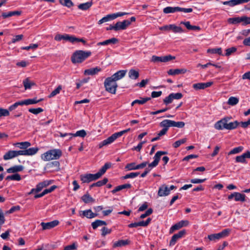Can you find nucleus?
Instances as JSON below:
<instances>
[{"instance_id": "f257e3e1", "label": "nucleus", "mask_w": 250, "mask_h": 250, "mask_svg": "<svg viewBox=\"0 0 250 250\" xmlns=\"http://www.w3.org/2000/svg\"><path fill=\"white\" fill-rule=\"evenodd\" d=\"M55 40L57 41H61L63 40L64 41H68L71 43H75L79 42H82L83 45L86 46H100V45H114L118 42L119 40L115 38H112L111 39L105 40L102 42H99L96 43L93 42L92 43H87L83 39L78 38L74 36L70 35L68 34H57L55 37Z\"/></svg>"}, {"instance_id": "f03ea898", "label": "nucleus", "mask_w": 250, "mask_h": 250, "mask_svg": "<svg viewBox=\"0 0 250 250\" xmlns=\"http://www.w3.org/2000/svg\"><path fill=\"white\" fill-rule=\"evenodd\" d=\"M127 70H119L112 75L111 77L105 79L104 86L105 90L111 94H115L118 87L117 81L123 78L125 75Z\"/></svg>"}, {"instance_id": "7ed1b4c3", "label": "nucleus", "mask_w": 250, "mask_h": 250, "mask_svg": "<svg viewBox=\"0 0 250 250\" xmlns=\"http://www.w3.org/2000/svg\"><path fill=\"white\" fill-rule=\"evenodd\" d=\"M91 54L90 51H76L71 56V61L73 63H81L89 57Z\"/></svg>"}, {"instance_id": "20e7f679", "label": "nucleus", "mask_w": 250, "mask_h": 250, "mask_svg": "<svg viewBox=\"0 0 250 250\" xmlns=\"http://www.w3.org/2000/svg\"><path fill=\"white\" fill-rule=\"evenodd\" d=\"M62 155V151L59 149L49 150L42 154L41 158L44 161L56 160L60 158Z\"/></svg>"}, {"instance_id": "39448f33", "label": "nucleus", "mask_w": 250, "mask_h": 250, "mask_svg": "<svg viewBox=\"0 0 250 250\" xmlns=\"http://www.w3.org/2000/svg\"><path fill=\"white\" fill-rule=\"evenodd\" d=\"M167 151H157L153 157L154 161L148 164V167L146 168L145 171L148 174L153 167H156L158 165L161 156L163 155L167 154Z\"/></svg>"}, {"instance_id": "423d86ee", "label": "nucleus", "mask_w": 250, "mask_h": 250, "mask_svg": "<svg viewBox=\"0 0 250 250\" xmlns=\"http://www.w3.org/2000/svg\"><path fill=\"white\" fill-rule=\"evenodd\" d=\"M193 11L192 8H185L180 7L167 6L163 9V12L165 14L174 13L176 12H183L185 13H190Z\"/></svg>"}, {"instance_id": "0eeeda50", "label": "nucleus", "mask_w": 250, "mask_h": 250, "mask_svg": "<svg viewBox=\"0 0 250 250\" xmlns=\"http://www.w3.org/2000/svg\"><path fill=\"white\" fill-rule=\"evenodd\" d=\"M230 232V229H225L218 233L208 235V238L210 241H215L228 236Z\"/></svg>"}, {"instance_id": "6e6552de", "label": "nucleus", "mask_w": 250, "mask_h": 250, "mask_svg": "<svg viewBox=\"0 0 250 250\" xmlns=\"http://www.w3.org/2000/svg\"><path fill=\"white\" fill-rule=\"evenodd\" d=\"M175 59V56L170 55L160 57L153 55L151 57V61L153 62H166Z\"/></svg>"}, {"instance_id": "1a4fd4ad", "label": "nucleus", "mask_w": 250, "mask_h": 250, "mask_svg": "<svg viewBox=\"0 0 250 250\" xmlns=\"http://www.w3.org/2000/svg\"><path fill=\"white\" fill-rule=\"evenodd\" d=\"M159 29L162 31L171 30L173 32L175 33H182L184 32V30L181 27L176 26L175 24L166 25L160 27L159 28Z\"/></svg>"}, {"instance_id": "9d476101", "label": "nucleus", "mask_w": 250, "mask_h": 250, "mask_svg": "<svg viewBox=\"0 0 250 250\" xmlns=\"http://www.w3.org/2000/svg\"><path fill=\"white\" fill-rule=\"evenodd\" d=\"M230 119V118L227 117L217 122L214 125V127L217 130H223L226 129L227 123Z\"/></svg>"}, {"instance_id": "9b49d317", "label": "nucleus", "mask_w": 250, "mask_h": 250, "mask_svg": "<svg viewBox=\"0 0 250 250\" xmlns=\"http://www.w3.org/2000/svg\"><path fill=\"white\" fill-rule=\"evenodd\" d=\"M81 180L83 183H89L92 181H95L98 179L99 177L97 174H86L81 175L80 176Z\"/></svg>"}, {"instance_id": "f8f14e48", "label": "nucleus", "mask_w": 250, "mask_h": 250, "mask_svg": "<svg viewBox=\"0 0 250 250\" xmlns=\"http://www.w3.org/2000/svg\"><path fill=\"white\" fill-rule=\"evenodd\" d=\"M228 21L229 23L232 24H237L242 22V25H246V16L229 18L228 20Z\"/></svg>"}, {"instance_id": "ddd939ff", "label": "nucleus", "mask_w": 250, "mask_h": 250, "mask_svg": "<svg viewBox=\"0 0 250 250\" xmlns=\"http://www.w3.org/2000/svg\"><path fill=\"white\" fill-rule=\"evenodd\" d=\"M59 224V221L55 220L47 223L42 222L41 225L42 226L43 230H46L52 229L58 225Z\"/></svg>"}, {"instance_id": "4468645a", "label": "nucleus", "mask_w": 250, "mask_h": 250, "mask_svg": "<svg viewBox=\"0 0 250 250\" xmlns=\"http://www.w3.org/2000/svg\"><path fill=\"white\" fill-rule=\"evenodd\" d=\"M250 0H230L229 1H223L224 5H228L230 7H233L237 5L248 2Z\"/></svg>"}, {"instance_id": "2eb2a0df", "label": "nucleus", "mask_w": 250, "mask_h": 250, "mask_svg": "<svg viewBox=\"0 0 250 250\" xmlns=\"http://www.w3.org/2000/svg\"><path fill=\"white\" fill-rule=\"evenodd\" d=\"M79 215L82 217H85L87 218L91 219L98 216L97 213H93L91 209H87L79 212Z\"/></svg>"}, {"instance_id": "dca6fc26", "label": "nucleus", "mask_w": 250, "mask_h": 250, "mask_svg": "<svg viewBox=\"0 0 250 250\" xmlns=\"http://www.w3.org/2000/svg\"><path fill=\"white\" fill-rule=\"evenodd\" d=\"M186 233V231L184 230H181L178 233L174 234L170 241V246H173L175 244L176 241L180 238H182Z\"/></svg>"}, {"instance_id": "f3484780", "label": "nucleus", "mask_w": 250, "mask_h": 250, "mask_svg": "<svg viewBox=\"0 0 250 250\" xmlns=\"http://www.w3.org/2000/svg\"><path fill=\"white\" fill-rule=\"evenodd\" d=\"M116 31L124 30L130 24V21L128 20H125L123 21H118L116 24Z\"/></svg>"}, {"instance_id": "a211bd4d", "label": "nucleus", "mask_w": 250, "mask_h": 250, "mask_svg": "<svg viewBox=\"0 0 250 250\" xmlns=\"http://www.w3.org/2000/svg\"><path fill=\"white\" fill-rule=\"evenodd\" d=\"M189 224V222L187 220H182L171 227L170 231H173L179 229L183 227L187 226Z\"/></svg>"}, {"instance_id": "6ab92c4d", "label": "nucleus", "mask_w": 250, "mask_h": 250, "mask_svg": "<svg viewBox=\"0 0 250 250\" xmlns=\"http://www.w3.org/2000/svg\"><path fill=\"white\" fill-rule=\"evenodd\" d=\"M170 191L168 187L165 184L162 185L159 188L158 195L159 196H166L169 195Z\"/></svg>"}, {"instance_id": "aec40b11", "label": "nucleus", "mask_w": 250, "mask_h": 250, "mask_svg": "<svg viewBox=\"0 0 250 250\" xmlns=\"http://www.w3.org/2000/svg\"><path fill=\"white\" fill-rule=\"evenodd\" d=\"M21 14V11H9L7 12H2L0 18H2L3 19H5L14 16H20Z\"/></svg>"}, {"instance_id": "412c9836", "label": "nucleus", "mask_w": 250, "mask_h": 250, "mask_svg": "<svg viewBox=\"0 0 250 250\" xmlns=\"http://www.w3.org/2000/svg\"><path fill=\"white\" fill-rule=\"evenodd\" d=\"M213 83L211 82L205 83H197L193 84V87L196 90L204 89L207 87L210 86Z\"/></svg>"}, {"instance_id": "4be33fe9", "label": "nucleus", "mask_w": 250, "mask_h": 250, "mask_svg": "<svg viewBox=\"0 0 250 250\" xmlns=\"http://www.w3.org/2000/svg\"><path fill=\"white\" fill-rule=\"evenodd\" d=\"M246 158H250V151H247L242 155L237 156L235 158V161L238 163H246Z\"/></svg>"}, {"instance_id": "5701e85b", "label": "nucleus", "mask_w": 250, "mask_h": 250, "mask_svg": "<svg viewBox=\"0 0 250 250\" xmlns=\"http://www.w3.org/2000/svg\"><path fill=\"white\" fill-rule=\"evenodd\" d=\"M187 72V70L184 68L175 69H171L167 71V73L169 75H176L180 74H184Z\"/></svg>"}, {"instance_id": "b1692460", "label": "nucleus", "mask_w": 250, "mask_h": 250, "mask_svg": "<svg viewBox=\"0 0 250 250\" xmlns=\"http://www.w3.org/2000/svg\"><path fill=\"white\" fill-rule=\"evenodd\" d=\"M23 169V167L21 165H16L8 168L6 171L8 173H16L21 171Z\"/></svg>"}, {"instance_id": "393cba45", "label": "nucleus", "mask_w": 250, "mask_h": 250, "mask_svg": "<svg viewBox=\"0 0 250 250\" xmlns=\"http://www.w3.org/2000/svg\"><path fill=\"white\" fill-rule=\"evenodd\" d=\"M101 71V68L99 67L91 68L84 70V74L88 75H94Z\"/></svg>"}, {"instance_id": "a878e982", "label": "nucleus", "mask_w": 250, "mask_h": 250, "mask_svg": "<svg viewBox=\"0 0 250 250\" xmlns=\"http://www.w3.org/2000/svg\"><path fill=\"white\" fill-rule=\"evenodd\" d=\"M23 84L25 90L30 89L32 86L35 85V83L33 81H30L29 78H26L23 81Z\"/></svg>"}, {"instance_id": "bb28decb", "label": "nucleus", "mask_w": 250, "mask_h": 250, "mask_svg": "<svg viewBox=\"0 0 250 250\" xmlns=\"http://www.w3.org/2000/svg\"><path fill=\"white\" fill-rule=\"evenodd\" d=\"M111 167L110 163H105L104 166L100 169V170L96 173L98 176L100 178L106 171L107 169L110 168Z\"/></svg>"}, {"instance_id": "cd10ccee", "label": "nucleus", "mask_w": 250, "mask_h": 250, "mask_svg": "<svg viewBox=\"0 0 250 250\" xmlns=\"http://www.w3.org/2000/svg\"><path fill=\"white\" fill-rule=\"evenodd\" d=\"M130 241L129 240H120L113 244V247H121L129 244Z\"/></svg>"}, {"instance_id": "c85d7f7f", "label": "nucleus", "mask_w": 250, "mask_h": 250, "mask_svg": "<svg viewBox=\"0 0 250 250\" xmlns=\"http://www.w3.org/2000/svg\"><path fill=\"white\" fill-rule=\"evenodd\" d=\"M114 141L112 135L108 137L106 139L104 140L99 144V148H102L103 146L111 144Z\"/></svg>"}, {"instance_id": "c756f323", "label": "nucleus", "mask_w": 250, "mask_h": 250, "mask_svg": "<svg viewBox=\"0 0 250 250\" xmlns=\"http://www.w3.org/2000/svg\"><path fill=\"white\" fill-rule=\"evenodd\" d=\"M43 100V99H40V100H37L36 98L34 99H28L24 100H22L23 105H29L36 104L38 103H39Z\"/></svg>"}, {"instance_id": "7c9ffc66", "label": "nucleus", "mask_w": 250, "mask_h": 250, "mask_svg": "<svg viewBox=\"0 0 250 250\" xmlns=\"http://www.w3.org/2000/svg\"><path fill=\"white\" fill-rule=\"evenodd\" d=\"M17 157L16 150H9L3 156L5 160H8Z\"/></svg>"}, {"instance_id": "2f4dec72", "label": "nucleus", "mask_w": 250, "mask_h": 250, "mask_svg": "<svg viewBox=\"0 0 250 250\" xmlns=\"http://www.w3.org/2000/svg\"><path fill=\"white\" fill-rule=\"evenodd\" d=\"M160 125L161 127L167 128L168 130L169 127H172V120H164L160 123Z\"/></svg>"}, {"instance_id": "473e14b6", "label": "nucleus", "mask_w": 250, "mask_h": 250, "mask_svg": "<svg viewBox=\"0 0 250 250\" xmlns=\"http://www.w3.org/2000/svg\"><path fill=\"white\" fill-rule=\"evenodd\" d=\"M106 223L104 221H102L100 220H96L95 221L93 222L91 224V226L92 228L94 229H96L98 227L102 226H105L106 225Z\"/></svg>"}, {"instance_id": "72a5a7b5", "label": "nucleus", "mask_w": 250, "mask_h": 250, "mask_svg": "<svg viewBox=\"0 0 250 250\" xmlns=\"http://www.w3.org/2000/svg\"><path fill=\"white\" fill-rule=\"evenodd\" d=\"M139 76V73L138 70L133 69L129 70L128 72V77L131 79H137Z\"/></svg>"}, {"instance_id": "f704fd0d", "label": "nucleus", "mask_w": 250, "mask_h": 250, "mask_svg": "<svg viewBox=\"0 0 250 250\" xmlns=\"http://www.w3.org/2000/svg\"><path fill=\"white\" fill-rule=\"evenodd\" d=\"M81 199L85 204L93 203L95 202V199H93L89 194H85L83 195Z\"/></svg>"}, {"instance_id": "c9c22d12", "label": "nucleus", "mask_w": 250, "mask_h": 250, "mask_svg": "<svg viewBox=\"0 0 250 250\" xmlns=\"http://www.w3.org/2000/svg\"><path fill=\"white\" fill-rule=\"evenodd\" d=\"M240 123L237 121H235L233 122L227 123L226 129L232 130L235 129L239 125Z\"/></svg>"}, {"instance_id": "e433bc0d", "label": "nucleus", "mask_w": 250, "mask_h": 250, "mask_svg": "<svg viewBox=\"0 0 250 250\" xmlns=\"http://www.w3.org/2000/svg\"><path fill=\"white\" fill-rule=\"evenodd\" d=\"M131 188V185L130 184H125L116 187L112 191V193H114L119 191L123 189L130 188Z\"/></svg>"}, {"instance_id": "4c0bfd02", "label": "nucleus", "mask_w": 250, "mask_h": 250, "mask_svg": "<svg viewBox=\"0 0 250 250\" xmlns=\"http://www.w3.org/2000/svg\"><path fill=\"white\" fill-rule=\"evenodd\" d=\"M150 99L151 98L150 97L141 98V99L139 100H135L134 101H133L132 103H131V105L133 106L135 104H143L146 103V102L149 101Z\"/></svg>"}, {"instance_id": "58836bf2", "label": "nucleus", "mask_w": 250, "mask_h": 250, "mask_svg": "<svg viewBox=\"0 0 250 250\" xmlns=\"http://www.w3.org/2000/svg\"><path fill=\"white\" fill-rule=\"evenodd\" d=\"M127 14H128V13L126 12H118L117 13L109 14L107 15V16L108 17H109V20L110 21L112 20H114L117 18V17L123 16L124 15Z\"/></svg>"}, {"instance_id": "ea45409f", "label": "nucleus", "mask_w": 250, "mask_h": 250, "mask_svg": "<svg viewBox=\"0 0 250 250\" xmlns=\"http://www.w3.org/2000/svg\"><path fill=\"white\" fill-rule=\"evenodd\" d=\"M235 196L234 200L235 201H241L244 202L246 201V195L245 194L237 192H235Z\"/></svg>"}, {"instance_id": "a19ab883", "label": "nucleus", "mask_w": 250, "mask_h": 250, "mask_svg": "<svg viewBox=\"0 0 250 250\" xmlns=\"http://www.w3.org/2000/svg\"><path fill=\"white\" fill-rule=\"evenodd\" d=\"M207 53L209 54H217L220 55H223L222 54V51L221 50V48H209L208 49Z\"/></svg>"}, {"instance_id": "79ce46f5", "label": "nucleus", "mask_w": 250, "mask_h": 250, "mask_svg": "<svg viewBox=\"0 0 250 250\" xmlns=\"http://www.w3.org/2000/svg\"><path fill=\"white\" fill-rule=\"evenodd\" d=\"M5 179L6 180H15L19 181L21 180V177L19 174L15 173L12 175L7 176Z\"/></svg>"}, {"instance_id": "37998d69", "label": "nucleus", "mask_w": 250, "mask_h": 250, "mask_svg": "<svg viewBox=\"0 0 250 250\" xmlns=\"http://www.w3.org/2000/svg\"><path fill=\"white\" fill-rule=\"evenodd\" d=\"M92 5V2H87L84 3L80 4L78 5V8L80 9L83 10H86L88 9L89 8H90Z\"/></svg>"}, {"instance_id": "c03bdc74", "label": "nucleus", "mask_w": 250, "mask_h": 250, "mask_svg": "<svg viewBox=\"0 0 250 250\" xmlns=\"http://www.w3.org/2000/svg\"><path fill=\"white\" fill-rule=\"evenodd\" d=\"M31 144L28 142H24L21 143H18L16 144V146L20 147L21 149H26Z\"/></svg>"}, {"instance_id": "a18cd8bd", "label": "nucleus", "mask_w": 250, "mask_h": 250, "mask_svg": "<svg viewBox=\"0 0 250 250\" xmlns=\"http://www.w3.org/2000/svg\"><path fill=\"white\" fill-rule=\"evenodd\" d=\"M23 103L22 101H20L18 102H16L12 105H10L8 108L9 112L12 111L14 110H15L18 106L19 105H23Z\"/></svg>"}, {"instance_id": "49530a36", "label": "nucleus", "mask_w": 250, "mask_h": 250, "mask_svg": "<svg viewBox=\"0 0 250 250\" xmlns=\"http://www.w3.org/2000/svg\"><path fill=\"white\" fill-rule=\"evenodd\" d=\"M86 133L85 131L83 129H82L81 130L77 131L76 132V133H74V134L72 133V138L73 137H77V136H79V137L83 138L86 136Z\"/></svg>"}, {"instance_id": "de8ad7c7", "label": "nucleus", "mask_w": 250, "mask_h": 250, "mask_svg": "<svg viewBox=\"0 0 250 250\" xmlns=\"http://www.w3.org/2000/svg\"><path fill=\"white\" fill-rule=\"evenodd\" d=\"M239 102V99L234 97H231L229 99L228 104L230 105H235Z\"/></svg>"}, {"instance_id": "09e8293b", "label": "nucleus", "mask_w": 250, "mask_h": 250, "mask_svg": "<svg viewBox=\"0 0 250 250\" xmlns=\"http://www.w3.org/2000/svg\"><path fill=\"white\" fill-rule=\"evenodd\" d=\"M39 149L37 147H31L27 149H26V155H33L35 154L38 151Z\"/></svg>"}, {"instance_id": "8fccbe9b", "label": "nucleus", "mask_w": 250, "mask_h": 250, "mask_svg": "<svg viewBox=\"0 0 250 250\" xmlns=\"http://www.w3.org/2000/svg\"><path fill=\"white\" fill-rule=\"evenodd\" d=\"M243 147L242 146L235 147L229 152L228 155H229L238 153L239 152H241L243 150Z\"/></svg>"}, {"instance_id": "3c124183", "label": "nucleus", "mask_w": 250, "mask_h": 250, "mask_svg": "<svg viewBox=\"0 0 250 250\" xmlns=\"http://www.w3.org/2000/svg\"><path fill=\"white\" fill-rule=\"evenodd\" d=\"M140 174V172H131L129 174H126L125 176L122 177L123 179H126L128 178H134L138 176Z\"/></svg>"}, {"instance_id": "603ef678", "label": "nucleus", "mask_w": 250, "mask_h": 250, "mask_svg": "<svg viewBox=\"0 0 250 250\" xmlns=\"http://www.w3.org/2000/svg\"><path fill=\"white\" fill-rule=\"evenodd\" d=\"M62 89V87L61 85H59L57 88H56L54 90H53L48 96L49 98H52L57 95L58 94L60 93L61 90Z\"/></svg>"}, {"instance_id": "864d4df0", "label": "nucleus", "mask_w": 250, "mask_h": 250, "mask_svg": "<svg viewBox=\"0 0 250 250\" xmlns=\"http://www.w3.org/2000/svg\"><path fill=\"white\" fill-rule=\"evenodd\" d=\"M60 2L62 5L66 6L68 8L73 6V3L71 0H59Z\"/></svg>"}, {"instance_id": "5fc2aeb1", "label": "nucleus", "mask_w": 250, "mask_h": 250, "mask_svg": "<svg viewBox=\"0 0 250 250\" xmlns=\"http://www.w3.org/2000/svg\"><path fill=\"white\" fill-rule=\"evenodd\" d=\"M57 188V186H51L50 188H48V189H44L42 192V196H44L45 195L48 194V193H49L51 192H52L53 191H54L56 188Z\"/></svg>"}, {"instance_id": "6e6d98bb", "label": "nucleus", "mask_w": 250, "mask_h": 250, "mask_svg": "<svg viewBox=\"0 0 250 250\" xmlns=\"http://www.w3.org/2000/svg\"><path fill=\"white\" fill-rule=\"evenodd\" d=\"M29 112L32 113L35 115H37L40 113L42 112L43 111V109L41 107H38L37 108H30L28 110Z\"/></svg>"}, {"instance_id": "4d7b16f0", "label": "nucleus", "mask_w": 250, "mask_h": 250, "mask_svg": "<svg viewBox=\"0 0 250 250\" xmlns=\"http://www.w3.org/2000/svg\"><path fill=\"white\" fill-rule=\"evenodd\" d=\"M187 141L186 138H184L176 141L173 144V146L174 148L178 147L181 145L184 144Z\"/></svg>"}, {"instance_id": "13d9d810", "label": "nucleus", "mask_w": 250, "mask_h": 250, "mask_svg": "<svg viewBox=\"0 0 250 250\" xmlns=\"http://www.w3.org/2000/svg\"><path fill=\"white\" fill-rule=\"evenodd\" d=\"M185 123L184 122H175L172 121V127H176L178 128H183L185 126Z\"/></svg>"}, {"instance_id": "bf43d9fd", "label": "nucleus", "mask_w": 250, "mask_h": 250, "mask_svg": "<svg viewBox=\"0 0 250 250\" xmlns=\"http://www.w3.org/2000/svg\"><path fill=\"white\" fill-rule=\"evenodd\" d=\"M9 115L10 112H9L8 110L2 108H0V118L1 117L8 116Z\"/></svg>"}, {"instance_id": "052dcab7", "label": "nucleus", "mask_w": 250, "mask_h": 250, "mask_svg": "<svg viewBox=\"0 0 250 250\" xmlns=\"http://www.w3.org/2000/svg\"><path fill=\"white\" fill-rule=\"evenodd\" d=\"M126 131L125 130H122L121 131L115 133L112 135V136L115 141L116 139H117L118 138L121 137L125 133Z\"/></svg>"}, {"instance_id": "680f3d73", "label": "nucleus", "mask_w": 250, "mask_h": 250, "mask_svg": "<svg viewBox=\"0 0 250 250\" xmlns=\"http://www.w3.org/2000/svg\"><path fill=\"white\" fill-rule=\"evenodd\" d=\"M139 226L144 227L143 221H140L139 222H135L133 223H131L128 225V227L130 228H136Z\"/></svg>"}, {"instance_id": "e2e57ef3", "label": "nucleus", "mask_w": 250, "mask_h": 250, "mask_svg": "<svg viewBox=\"0 0 250 250\" xmlns=\"http://www.w3.org/2000/svg\"><path fill=\"white\" fill-rule=\"evenodd\" d=\"M135 166H136L135 163H131L127 164L125 166V168L127 169L128 170H135Z\"/></svg>"}, {"instance_id": "0e129e2a", "label": "nucleus", "mask_w": 250, "mask_h": 250, "mask_svg": "<svg viewBox=\"0 0 250 250\" xmlns=\"http://www.w3.org/2000/svg\"><path fill=\"white\" fill-rule=\"evenodd\" d=\"M172 101L173 99L172 98V95H171L170 94L167 97H166L163 100L164 104L167 105L171 104Z\"/></svg>"}, {"instance_id": "69168bd1", "label": "nucleus", "mask_w": 250, "mask_h": 250, "mask_svg": "<svg viewBox=\"0 0 250 250\" xmlns=\"http://www.w3.org/2000/svg\"><path fill=\"white\" fill-rule=\"evenodd\" d=\"M111 232V229H109L107 228L104 227L102 229V235L104 236L106 234H110Z\"/></svg>"}, {"instance_id": "338daca9", "label": "nucleus", "mask_w": 250, "mask_h": 250, "mask_svg": "<svg viewBox=\"0 0 250 250\" xmlns=\"http://www.w3.org/2000/svg\"><path fill=\"white\" fill-rule=\"evenodd\" d=\"M171 95H172V98L173 99V100L174 99L179 100L181 99L183 97V95L181 93H172L170 94Z\"/></svg>"}, {"instance_id": "774afa93", "label": "nucleus", "mask_w": 250, "mask_h": 250, "mask_svg": "<svg viewBox=\"0 0 250 250\" xmlns=\"http://www.w3.org/2000/svg\"><path fill=\"white\" fill-rule=\"evenodd\" d=\"M77 248V245L75 243H74L72 245H68L65 247L63 250H76Z\"/></svg>"}]
</instances>
